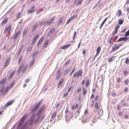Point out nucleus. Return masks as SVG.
Here are the masks:
<instances>
[{
  "mask_svg": "<svg viewBox=\"0 0 129 129\" xmlns=\"http://www.w3.org/2000/svg\"><path fill=\"white\" fill-rule=\"evenodd\" d=\"M68 95V93H66L64 94L63 96L64 97H66Z\"/></svg>",
  "mask_w": 129,
  "mask_h": 129,
  "instance_id": "63",
  "label": "nucleus"
},
{
  "mask_svg": "<svg viewBox=\"0 0 129 129\" xmlns=\"http://www.w3.org/2000/svg\"><path fill=\"white\" fill-rule=\"evenodd\" d=\"M8 21V18H6L4 19L2 21V25H3L4 24L6 23H7Z\"/></svg>",
  "mask_w": 129,
  "mask_h": 129,
  "instance_id": "22",
  "label": "nucleus"
},
{
  "mask_svg": "<svg viewBox=\"0 0 129 129\" xmlns=\"http://www.w3.org/2000/svg\"><path fill=\"white\" fill-rule=\"evenodd\" d=\"M94 94H92L91 96L90 99H93V98H94Z\"/></svg>",
  "mask_w": 129,
  "mask_h": 129,
  "instance_id": "62",
  "label": "nucleus"
},
{
  "mask_svg": "<svg viewBox=\"0 0 129 129\" xmlns=\"http://www.w3.org/2000/svg\"><path fill=\"white\" fill-rule=\"evenodd\" d=\"M128 39V38H126L125 37H123L122 38H121L119 39L117 41L118 42H119L120 41H126Z\"/></svg>",
  "mask_w": 129,
  "mask_h": 129,
  "instance_id": "6",
  "label": "nucleus"
},
{
  "mask_svg": "<svg viewBox=\"0 0 129 129\" xmlns=\"http://www.w3.org/2000/svg\"><path fill=\"white\" fill-rule=\"evenodd\" d=\"M82 1L83 0H79L77 4V5L78 6L79 5H80Z\"/></svg>",
  "mask_w": 129,
  "mask_h": 129,
  "instance_id": "36",
  "label": "nucleus"
},
{
  "mask_svg": "<svg viewBox=\"0 0 129 129\" xmlns=\"http://www.w3.org/2000/svg\"><path fill=\"white\" fill-rule=\"evenodd\" d=\"M38 24L37 23L35 24L33 28L32 29V31H34L37 28Z\"/></svg>",
  "mask_w": 129,
  "mask_h": 129,
  "instance_id": "20",
  "label": "nucleus"
},
{
  "mask_svg": "<svg viewBox=\"0 0 129 129\" xmlns=\"http://www.w3.org/2000/svg\"><path fill=\"white\" fill-rule=\"evenodd\" d=\"M40 117H38V118H37L36 119V123L40 119Z\"/></svg>",
  "mask_w": 129,
  "mask_h": 129,
  "instance_id": "64",
  "label": "nucleus"
},
{
  "mask_svg": "<svg viewBox=\"0 0 129 129\" xmlns=\"http://www.w3.org/2000/svg\"><path fill=\"white\" fill-rule=\"evenodd\" d=\"M124 82L125 85H127L128 84V80H125L124 81Z\"/></svg>",
  "mask_w": 129,
  "mask_h": 129,
  "instance_id": "51",
  "label": "nucleus"
},
{
  "mask_svg": "<svg viewBox=\"0 0 129 129\" xmlns=\"http://www.w3.org/2000/svg\"><path fill=\"white\" fill-rule=\"evenodd\" d=\"M55 17H52L50 20V22L49 24H51L52 22L55 19Z\"/></svg>",
  "mask_w": 129,
  "mask_h": 129,
  "instance_id": "46",
  "label": "nucleus"
},
{
  "mask_svg": "<svg viewBox=\"0 0 129 129\" xmlns=\"http://www.w3.org/2000/svg\"><path fill=\"white\" fill-rule=\"evenodd\" d=\"M89 85V81L88 80L86 81V82L85 84V86L86 87H88Z\"/></svg>",
  "mask_w": 129,
  "mask_h": 129,
  "instance_id": "33",
  "label": "nucleus"
},
{
  "mask_svg": "<svg viewBox=\"0 0 129 129\" xmlns=\"http://www.w3.org/2000/svg\"><path fill=\"white\" fill-rule=\"evenodd\" d=\"M88 113V110H86L84 112V114H87Z\"/></svg>",
  "mask_w": 129,
  "mask_h": 129,
  "instance_id": "56",
  "label": "nucleus"
},
{
  "mask_svg": "<svg viewBox=\"0 0 129 129\" xmlns=\"http://www.w3.org/2000/svg\"><path fill=\"white\" fill-rule=\"evenodd\" d=\"M129 35V30H128L127 32H126L125 36L127 37Z\"/></svg>",
  "mask_w": 129,
  "mask_h": 129,
  "instance_id": "43",
  "label": "nucleus"
},
{
  "mask_svg": "<svg viewBox=\"0 0 129 129\" xmlns=\"http://www.w3.org/2000/svg\"><path fill=\"white\" fill-rule=\"evenodd\" d=\"M76 77H78V75L77 73V72H76V73H75L74 74L73 76V77H74V78H75Z\"/></svg>",
  "mask_w": 129,
  "mask_h": 129,
  "instance_id": "37",
  "label": "nucleus"
},
{
  "mask_svg": "<svg viewBox=\"0 0 129 129\" xmlns=\"http://www.w3.org/2000/svg\"><path fill=\"white\" fill-rule=\"evenodd\" d=\"M14 102V100H11L9 101L8 102H7L5 104V107H7L11 105Z\"/></svg>",
  "mask_w": 129,
  "mask_h": 129,
  "instance_id": "9",
  "label": "nucleus"
},
{
  "mask_svg": "<svg viewBox=\"0 0 129 129\" xmlns=\"http://www.w3.org/2000/svg\"><path fill=\"white\" fill-rule=\"evenodd\" d=\"M115 57V56H113L109 58V62H111L113 61V59Z\"/></svg>",
  "mask_w": 129,
  "mask_h": 129,
  "instance_id": "28",
  "label": "nucleus"
},
{
  "mask_svg": "<svg viewBox=\"0 0 129 129\" xmlns=\"http://www.w3.org/2000/svg\"><path fill=\"white\" fill-rule=\"evenodd\" d=\"M122 45V44H119V45H118L117 44H114L112 47V49L111 50V51L113 52H114L116 50L119 49L120 47Z\"/></svg>",
  "mask_w": 129,
  "mask_h": 129,
  "instance_id": "2",
  "label": "nucleus"
},
{
  "mask_svg": "<svg viewBox=\"0 0 129 129\" xmlns=\"http://www.w3.org/2000/svg\"><path fill=\"white\" fill-rule=\"evenodd\" d=\"M21 33V31H19L17 33H16L14 35V38H13V39L14 40H15L16 39H17V37H18V36L20 35Z\"/></svg>",
  "mask_w": 129,
  "mask_h": 129,
  "instance_id": "14",
  "label": "nucleus"
},
{
  "mask_svg": "<svg viewBox=\"0 0 129 129\" xmlns=\"http://www.w3.org/2000/svg\"><path fill=\"white\" fill-rule=\"evenodd\" d=\"M48 40L46 41L45 42L43 46V47L44 48H46L47 47V45H48Z\"/></svg>",
  "mask_w": 129,
  "mask_h": 129,
  "instance_id": "30",
  "label": "nucleus"
},
{
  "mask_svg": "<svg viewBox=\"0 0 129 129\" xmlns=\"http://www.w3.org/2000/svg\"><path fill=\"white\" fill-rule=\"evenodd\" d=\"M23 123V122H22L20 121V122H19V123L17 127H19Z\"/></svg>",
  "mask_w": 129,
  "mask_h": 129,
  "instance_id": "44",
  "label": "nucleus"
},
{
  "mask_svg": "<svg viewBox=\"0 0 129 129\" xmlns=\"http://www.w3.org/2000/svg\"><path fill=\"white\" fill-rule=\"evenodd\" d=\"M38 34H37L36 35L35 37L34 38V39L33 41V42L36 41V40L38 38Z\"/></svg>",
  "mask_w": 129,
  "mask_h": 129,
  "instance_id": "32",
  "label": "nucleus"
},
{
  "mask_svg": "<svg viewBox=\"0 0 129 129\" xmlns=\"http://www.w3.org/2000/svg\"><path fill=\"white\" fill-rule=\"evenodd\" d=\"M123 73L125 76H127L128 74L126 70H125L124 71Z\"/></svg>",
  "mask_w": 129,
  "mask_h": 129,
  "instance_id": "50",
  "label": "nucleus"
},
{
  "mask_svg": "<svg viewBox=\"0 0 129 129\" xmlns=\"http://www.w3.org/2000/svg\"><path fill=\"white\" fill-rule=\"evenodd\" d=\"M71 45H72L71 44L65 45L61 47L60 48L61 49H67L69 47L71 46Z\"/></svg>",
  "mask_w": 129,
  "mask_h": 129,
  "instance_id": "13",
  "label": "nucleus"
},
{
  "mask_svg": "<svg viewBox=\"0 0 129 129\" xmlns=\"http://www.w3.org/2000/svg\"><path fill=\"white\" fill-rule=\"evenodd\" d=\"M35 7L34 6L30 8V10H28L27 11V13L28 14L34 12Z\"/></svg>",
  "mask_w": 129,
  "mask_h": 129,
  "instance_id": "10",
  "label": "nucleus"
},
{
  "mask_svg": "<svg viewBox=\"0 0 129 129\" xmlns=\"http://www.w3.org/2000/svg\"><path fill=\"white\" fill-rule=\"evenodd\" d=\"M21 13H18L16 15V17H17V18H19L20 17V16L21 15Z\"/></svg>",
  "mask_w": 129,
  "mask_h": 129,
  "instance_id": "49",
  "label": "nucleus"
},
{
  "mask_svg": "<svg viewBox=\"0 0 129 129\" xmlns=\"http://www.w3.org/2000/svg\"><path fill=\"white\" fill-rule=\"evenodd\" d=\"M23 65L20 67L18 70L17 73H19L22 70V68L23 67Z\"/></svg>",
  "mask_w": 129,
  "mask_h": 129,
  "instance_id": "27",
  "label": "nucleus"
},
{
  "mask_svg": "<svg viewBox=\"0 0 129 129\" xmlns=\"http://www.w3.org/2000/svg\"><path fill=\"white\" fill-rule=\"evenodd\" d=\"M81 90V88L80 87L79 89L77 90V92L78 93Z\"/></svg>",
  "mask_w": 129,
  "mask_h": 129,
  "instance_id": "55",
  "label": "nucleus"
},
{
  "mask_svg": "<svg viewBox=\"0 0 129 129\" xmlns=\"http://www.w3.org/2000/svg\"><path fill=\"white\" fill-rule=\"evenodd\" d=\"M11 28L12 26L10 25L6 26L4 30V33H6L7 32H8V33H9L10 32V30H11Z\"/></svg>",
  "mask_w": 129,
  "mask_h": 129,
  "instance_id": "4",
  "label": "nucleus"
},
{
  "mask_svg": "<svg viewBox=\"0 0 129 129\" xmlns=\"http://www.w3.org/2000/svg\"><path fill=\"white\" fill-rule=\"evenodd\" d=\"M9 87L8 86L4 90V94H5V93H6L8 91L9 89Z\"/></svg>",
  "mask_w": 129,
  "mask_h": 129,
  "instance_id": "21",
  "label": "nucleus"
},
{
  "mask_svg": "<svg viewBox=\"0 0 129 129\" xmlns=\"http://www.w3.org/2000/svg\"><path fill=\"white\" fill-rule=\"evenodd\" d=\"M27 116V114H25L20 119V121L23 122L24 121L25 119L26 118Z\"/></svg>",
  "mask_w": 129,
  "mask_h": 129,
  "instance_id": "15",
  "label": "nucleus"
},
{
  "mask_svg": "<svg viewBox=\"0 0 129 129\" xmlns=\"http://www.w3.org/2000/svg\"><path fill=\"white\" fill-rule=\"evenodd\" d=\"M85 83V81L84 80H83L82 81V83H81V84H82V85H84Z\"/></svg>",
  "mask_w": 129,
  "mask_h": 129,
  "instance_id": "58",
  "label": "nucleus"
},
{
  "mask_svg": "<svg viewBox=\"0 0 129 129\" xmlns=\"http://www.w3.org/2000/svg\"><path fill=\"white\" fill-rule=\"evenodd\" d=\"M82 91L83 92V95L84 96L87 92V90L84 87L83 88Z\"/></svg>",
  "mask_w": 129,
  "mask_h": 129,
  "instance_id": "24",
  "label": "nucleus"
},
{
  "mask_svg": "<svg viewBox=\"0 0 129 129\" xmlns=\"http://www.w3.org/2000/svg\"><path fill=\"white\" fill-rule=\"evenodd\" d=\"M95 107L97 109H99L100 108V107L98 106V104L97 102L95 103Z\"/></svg>",
  "mask_w": 129,
  "mask_h": 129,
  "instance_id": "40",
  "label": "nucleus"
},
{
  "mask_svg": "<svg viewBox=\"0 0 129 129\" xmlns=\"http://www.w3.org/2000/svg\"><path fill=\"white\" fill-rule=\"evenodd\" d=\"M6 80V78H3L0 81V84H4L5 83Z\"/></svg>",
  "mask_w": 129,
  "mask_h": 129,
  "instance_id": "16",
  "label": "nucleus"
},
{
  "mask_svg": "<svg viewBox=\"0 0 129 129\" xmlns=\"http://www.w3.org/2000/svg\"><path fill=\"white\" fill-rule=\"evenodd\" d=\"M35 114H33L29 118L28 121V124L30 125H32L33 123L34 122V120L35 116Z\"/></svg>",
  "mask_w": 129,
  "mask_h": 129,
  "instance_id": "3",
  "label": "nucleus"
},
{
  "mask_svg": "<svg viewBox=\"0 0 129 129\" xmlns=\"http://www.w3.org/2000/svg\"><path fill=\"white\" fill-rule=\"evenodd\" d=\"M77 73L78 75V77H79L80 76H81L83 74V71L82 70H79L77 72Z\"/></svg>",
  "mask_w": 129,
  "mask_h": 129,
  "instance_id": "18",
  "label": "nucleus"
},
{
  "mask_svg": "<svg viewBox=\"0 0 129 129\" xmlns=\"http://www.w3.org/2000/svg\"><path fill=\"white\" fill-rule=\"evenodd\" d=\"M62 20H63V18H62V17L59 20V21L58 22V25H60L61 23L62 22Z\"/></svg>",
  "mask_w": 129,
  "mask_h": 129,
  "instance_id": "38",
  "label": "nucleus"
},
{
  "mask_svg": "<svg viewBox=\"0 0 129 129\" xmlns=\"http://www.w3.org/2000/svg\"><path fill=\"white\" fill-rule=\"evenodd\" d=\"M63 81L64 79H61L60 80L58 83L57 86L58 88H59L61 86Z\"/></svg>",
  "mask_w": 129,
  "mask_h": 129,
  "instance_id": "12",
  "label": "nucleus"
},
{
  "mask_svg": "<svg viewBox=\"0 0 129 129\" xmlns=\"http://www.w3.org/2000/svg\"><path fill=\"white\" fill-rule=\"evenodd\" d=\"M34 60H32L31 61V63H30V66L31 67L34 65Z\"/></svg>",
  "mask_w": 129,
  "mask_h": 129,
  "instance_id": "47",
  "label": "nucleus"
},
{
  "mask_svg": "<svg viewBox=\"0 0 129 129\" xmlns=\"http://www.w3.org/2000/svg\"><path fill=\"white\" fill-rule=\"evenodd\" d=\"M15 84V82L14 81H13L11 83L10 85L9 86V88L10 89H11L14 85V84Z\"/></svg>",
  "mask_w": 129,
  "mask_h": 129,
  "instance_id": "25",
  "label": "nucleus"
},
{
  "mask_svg": "<svg viewBox=\"0 0 129 129\" xmlns=\"http://www.w3.org/2000/svg\"><path fill=\"white\" fill-rule=\"evenodd\" d=\"M74 18V16H73L71 17L69 19L71 21Z\"/></svg>",
  "mask_w": 129,
  "mask_h": 129,
  "instance_id": "59",
  "label": "nucleus"
},
{
  "mask_svg": "<svg viewBox=\"0 0 129 129\" xmlns=\"http://www.w3.org/2000/svg\"><path fill=\"white\" fill-rule=\"evenodd\" d=\"M43 39H44V37H41L39 41V42H40V43H41L43 41Z\"/></svg>",
  "mask_w": 129,
  "mask_h": 129,
  "instance_id": "45",
  "label": "nucleus"
},
{
  "mask_svg": "<svg viewBox=\"0 0 129 129\" xmlns=\"http://www.w3.org/2000/svg\"><path fill=\"white\" fill-rule=\"evenodd\" d=\"M104 23H103L102 22L101 24L100 27V29H101L103 26V25Z\"/></svg>",
  "mask_w": 129,
  "mask_h": 129,
  "instance_id": "61",
  "label": "nucleus"
},
{
  "mask_svg": "<svg viewBox=\"0 0 129 129\" xmlns=\"http://www.w3.org/2000/svg\"><path fill=\"white\" fill-rule=\"evenodd\" d=\"M27 31V29H25L24 30L23 32V34L22 36H24L26 34Z\"/></svg>",
  "mask_w": 129,
  "mask_h": 129,
  "instance_id": "29",
  "label": "nucleus"
},
{
  "mask_svg": "<svg viewBox=\"0 0 129 129\" xmlns=\"http://www.w3.org/2000/svg\"><path fill=\"white\" fill-rule=\"evenodd\" d=\"M4 86H2L0 91V93H2V92H3L4 91Z\"/></svg>",
  "mask_w": 129,
  "mask_h": 129,
  "instance_id": "41",
  "label": "nucleus"
},
{
  "mask_svg": "<svg viewBox=\"0 0 129 129\" xmlns=\"http://www.w3.org/2000/svg\"><path fill=\"white\" fill-rule=\"evenodd\" d=\"M101 48L100 47H98L96 50V53L95 55V57L97 56L99 54L101 50Z\"/></svg>",
  "mask_w": 129,
  "mask_h": 129,
  "instance_id": "11",
  "label": "nucleus"
},
{
  "mask_svg": "<svg viewBox=\"0 0 129 129\" xmlns=\"http://www.w3.org/2000/svg\"><path fill=\"white\" fill-rule=\"evenodd\" d=\"M22 57H21L19 58V59L18 61V63H19V64H20V62L22 61Z\"/></svg>",
  "mask_w": 129,
  "mask_h": 129,
  "instance_id": "53",
  "label": "nucleus"
},
{
  "mask_svg": "<svg viewBox=\"0 0 129 129\" xmlns=\"http://www.w3.org/2000/svg\"><path fill=\"white\" fill-rule=\"evenodd\" d=\"M23 45H21V47H20V48L19 49V51L20 52L21 50L23 48Z\"/></svg>",
  "mask_w": 129,
  "mask_h": 129,
  "instance_id": "54",
  "label": "nucleus"
},
{
  "mask_svg": "<svg viewBox=\"0 0 129 129\" xmlns=\"http://www.w3.org/2000/svg\"><path fill=\"white\" fill-rule=\"evenodd\" d=\"M15 73V71H14V72H12L10 74L9 76V79H11V78H12L13 77V75Z\"/></svg>",
  "mask_w": 129,
  "mask_h": 129,
  "instance_id": "23",
  "label": "nucleus"
},
{
  "mask_svg": "<svg viewBox=\"0 0 129 129\" xmlns=\"http://www.w3.org/2000/svg\"><path fill=\"white\" fill-rule=\"evenodd\" d=\"M41 103V101H40L36 104L33 107H31L30 110V112L31 113H34L36 111L40 106Z\"/></svg>",
  "mask_w": 129,
  "mask_h": 129,
  "instance_id": "1",
  "label": "nucleus"
},
{
  "mask_svg": "<svg viewBox=\"0 0 129 129\" xmlns=\"http://www.w3.org/2000/svg\"><path fill=\"white\" fill-rule=\"evenodd\" d=\"M125 62L126 64H128L129 63V59L128 58H126L125 61Z\"/></svg>",
  "mask_w": 129,
  "mask_h": 129,
  "instance_id": "48",
  "label": "nucleus"
},
{
  "mask_svg": "<svg viewBox=\"0 0 129 129\" xmlns=\"http://www.w3.org/2000/svg\"><path fill=\"white\" fill-rule=\"evenodd\" d=\"M120 26L119 25H116V28H115V30H114V34H116L117 33V31L118 29L120 27Z\"/></svg>",
  "mask_w": 129,
  "mask_h": 129,
  "instance_id": "17",
  "label": "nucleus"
},
{
  "mask_svg": "<svg viewBox=\"0 0 129 129\" xmlns=\"http://www.w3.org/2000/svg\"><path fill=\"white\" fill-rule=\"evenodd\" d=\"M69 71V70L68 69H67L64 72V75H66L68 73Z\"/></svg>",
  "mask_w": 129,
  "mask_h": 129,
  "instance_id": "42",
  "label": "nucleus"
},
{
  "mask_svg": "<svg viewBox=\"0 0 129 129\" xmlns=\"http://www.w3.org/2000/svg\"><path fill=\"white\" fill-rule=\"evenodd\" d=\"M10 62V59H7L5 62L4 63V65L3 68L4 69L9 64Z\"/></svg>",
  "mask_w": 129,
  "mask_h": 129,
  "instance_id": "7",
  "label": "nucleus"
},
{
  "mask_svg": "<svg viewBox=\"0 0 129 129\" xmlns=\"http://www.w3.org/2000/svg\"><path fill=\"white\" fill-rule=\"evenodd\" d=\"M108 42L110 44H113V36L111 37L109 40Z\"/></svg>",
  "mask_w": 129,
  "mask_h": 129,
  "instance_id": "19",
  "label": "nucleus"
},
{
  "mask_svg": "<svg viewBox=\"0 0 129 129\" xmlns=\"http://www.w3.org/2000/svg\"><path fill=\"white\" fill-rule=\"evenodd\" d=\"M31 50V47H30L29 48L27 49V51L28 52H30Z\"/></svg>",
  "mask_w": 129,
  "mask_h": 129,
  "instance_id": "57",
  "label": "nucleus"
},
{
  "mask_svg": "<svg viewBox=\"0 0 129 129\" xmlns=\"http://www.w3.org/2000/svg\"><path fill=\"white\" fill-rule=\"evenodd\" d=\"M118 17H119L120 16V15H121L122 12L120 10H119L118 11Z\"/></svg>",
  "mask_w": 129,
  "mask_h": 129,
  "instance_id": "39",
  "label": "nucleus"
},
{
  "mask_svg": "<svg viewBox=\"0 0 129 129\" xmlns=\"http://www.w3.org/2000/svg\"><path fill=\"white\" fill-rule=\"evenodd\" d=\"M70 60H68L67 61V62L65 64V66H67V65L69 64L70 62Z\"/></svg>",
  "mask_w": 129,
  "mask_h": 129,
  "instance_id": "52",
  "label": "nucleus"
},
{
  "mask_svg": "<svg viewBox=\"0 0 129 129\" xmlns=\"http://www.w3.org/2000/svg\"><path fill=\"white\" fill-rule=\"evenodd\" d=\"M107 19H108V18H105L102 22L104 23H105V22H106V21Z\"/></svg>",
  "mask_w": 129,
  "mask_h": 129,
  "instance_id": "60",
  "label": "nucleus"
},
{
  "mask_svg": "<svg viewBox=\"0 0 129 129\" xmlns=\"http://www.w3.org/2000/svg\"><path fill=\"white\" fill-rule=\"evenodd\" d=\"M123 21L121 19L119 20L118 21V23L120 25L122 24L123 23Z\"/></svg>",
  "mask_w": 129,
  "mask_h": 129,
  "instance_id": "34",
  "label": "nucleus"
},
{
  "mask_svg": "<svg viewBox=\"0 0 129 129\" xmlns=\"http://www.w3.org/2000/svg\"><path fill=\"white\" fill-rule=\"evenodd\" d=\"M54 28H52L49 33V34H51L54 32Z\"/></svg>",
  "mask_w": 129,
  "mask_h": 129,
  "instance_id": "35",
  "label": "nucleus"
},
{
  "mask_svg": "<svg viewBox=\"0 0 129 129\" xmlns=\"http://www.w3.org/2000/svg\"><path fill=\"white\" fill-rule=\"evenodd\" d=\"M61 75V71L60 70H58L56 73V79H58L60 77Z\"/></svg>",
  "mask_w": 129,
  "mask_h": 129,
  "instance_id": "8",
  "label": "nucleus"
},
{
  "mask_svg": "<svg viewBox=\"0 0 129 129\" xmlns=\"http://www.w3.org/2000/svg\"><path fill=\"white\" fill-rule=\"evenodd\" d=\"M56 114L55 112H54L52 115L51 116V118L52 119H54L56 116Z\"/></svg>",
  "mask_w": 129,
  "mask_h": 129,
  "instance_id": "31",
  "label": "nucleus"
},
{
  "mask_svg": "<svg viewBox=\"0 0 129 129\" xmlns=\"http://www.w3.org/2000/svg\"><path fill=\"white\" fill-rule=\"evenodd\" d=\"M45 108V106L44 105L42 106H41L39 109V110L38 111L37 114L40 115L43 112V111Z\"/></svg>",
  "mask_w": 129,
  "mask_h": 129,
  "instance_id": "5",
  "label": "nucleus"
},
{
  "mask_svg": "<svg viewBox=\"0 0 129 129\" xmlns=\"http://www.w3.org/2000/svg\"><path fill=\"white\" fill-rule=\"evenodd\" d=\"M59 103H58L57 104L56 106H55V108H56L57 110H60L61 109V107H59Z\"/></svg>",
  "mask_w": 129,
  "mask_h": 129,
  "instance_id": "26",
  "label": "nucleus"
}]
</instances>
